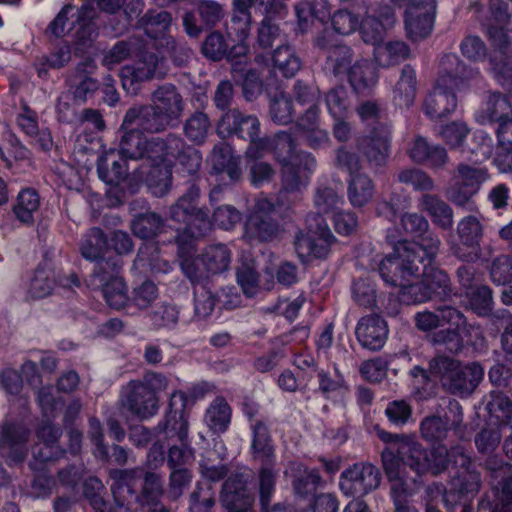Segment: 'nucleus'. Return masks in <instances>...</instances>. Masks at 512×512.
I'll return each mask as SVG.
<instances>
[{
    "instance_id": "25",
    "label": "nucleus",
    "mask_w": 512,
    "mask_h": 512,
    "mask_svg": "<svg viewBox=\"0 0 512 512\" xmlns=\"http://www.w3.org/2000/svg\"><path fill=\"white\" fill-rule=\"evenodd\" d=\"M387 322L380 314H368L360 317L356 326V338L362 348L378 351L387 340Z\"/></svg>"
},
{
    "instance_id": "10",
    "label": "nucleus",
    "mask_w": 512,
    "mask_h": 512,
    "mask_svg": "<svg viewBox=\"0 0 512 512\" xmlns=\"http://www.w3.org/2000/svg\"><path fill=\"white\" fill-rule=\"evenodd\" d=\"M114 480L110 492L115 505L126 511H136L141 507H157L161 496V481L154 472H146L142 477L133 470H112Z\"/></svg>"
},
{
    "instance_id": "47",
    "label": "nucleus",
    "mask_w": 512,
    "mask_h": 512,
    "mask_svg": "<svg viewBox=\"0 0 512 512\" xmlns=\"http://www.w3.org/2000/svg\"><path fill=\"white\" fill-rule=\"evenodd\" d=\"M272 71L284 78H292L301 68V60L292 46L285 44L278 46L271 55Z\"/></svg>"
},
{
    "instance_id": "3",
    "label": "nucleus",
    "mask_w": 512,
    "mask_h": 512,
    "mask_svg": "<svg viewBox=\"0 0 512 512\" xmlns=\"http://www.w3.org/2000/svg\"><path fill=\"white\" fill-rule=\"evenodd\" d=\"M388 273L378 266L384 284L398 288L397 296H389L386 314L397 317L401 305H415L431 300L445 301L451 297L448 274L441 268H391Z\"/></svg>"
},
{
    "instance_id": "61",
    "label": "nucleus",
    "mask_w": 512,
    "mask_h": 512,
    "mask_svg": "<svg viewBox=\"0 0 512 512\" xmlns=\"http://www.w3.org/2000/svg\"><path fill=\"white\" fill-rule=\"evenodd\" d=\"M342 204H344L342 196L337 194L332 187L322 184L317 186L316 194H314V206L319 214L328 215L331 212L342 211Z\"/></svg>"
},
{
    "instance_id": "58",
    "label": "nucleus",
    "mask_w": 512,
    "mask_h": 512,
    "mask_svg": "<svg viewBox=\"0 0 512 512\" xmlns=\"http://www.w3.org/2000/svg\"><path fill=\"white\" fill-rule=\"evenodd\" d=\"M103 485L97 477H88L83 481L82 494L90 503L94 512H115L107 500L102 497Z\"/></svg>"
},
{
    "instance_id": "41",
    "label": "nucleus",
    "mask_w": 512,
    "mask_h": 512,
    "mask_svg": "<svg viewBox=\"0 0 512 512\" xmlns=\"http://www.w3.org/2000/svg\"><path fill=\"white\" fill-rule=\"evenodd\" d=\"M232 420V407L227 403V400L218 395L208 405L203 415V421L207 424L208 429L215 434H223L227 431Z\"/></svg>"
},
{
    "instance_id": "29",
    "label": "nucleus",
    "mask_w": 512,
    "mask_h": 512,
    "mask_svg": "<svg viewBox=\"0 0 512 512\" xmlns=\"http://www.w3.org/2000/svg\"><path fill=\"white\" fill-rule=\"evenodd\" d=\"M142 180L147 191L154 197H163L171 190L172 162L164 155H157V160L142 171Z\"/></svg>"
},
{
    "instance_id": "36",
    "label": "nucleus",
    "mask_w": 512,
    "mask_h": 512,
    "mask_svg": "<svg viewBox=\"0 0 512 512\" xmlns=\"http://www.w3.org/2000/svg\"><path fill=\"white\" fill-rule=\"evenodd\" d=\"M39 205H41V197L38 190L32 187L21 188L13 206H11V212H13L16 221L26 227H31L35 224V216L38 214Z\"/></svg>"
},
{
    "instance_id": "14",
    "label": "nucleus",
    "mask_w": 512,
    "mask_h": 512,
    "mask_svg": "<svg viewBox=\"0 0 512 512\" xmlns=\"http://www.w3.org/2000/svg\"><path fill=\"white\" fill-rule=\"evenodd\" d=\"M252 431V440H250V456L260 463V468L256 471V479L261 484L263 490H268L272 484H277L278 471L277 452L275 444L270 434L269 426L262 420H255L250 425Z\"/></svg>"
},
{
    "instance_id": "6",
    "label": "nucleus",
    "mask_w": 512,
    "mask_h": 512,
    "mask_svg": "<svg viewBox=\"0 0 512 512\" xmlns=\"http://www.w3.org/2000/svg\"><path fill=\"white\" fill-rule=\"evenodd\" d=\"M122 135V149L115 152L110 150L102 154L96 163V172L98 178L104 184L109 186L107 190V197L113 200L112 204L121 206L126 202V191L120 186L127 178V163L128 160L146 159L150 163L156 160V156L152 155L155 152V147H159L160 151L164 149L163 142H156L143 138V133H161L164 130H120ZM132 140H136V148L130 151L125 146Z\"/></svg>"
},
{
    "instance_id": "38",
    "label": "nucleus",
    "mask_w": 512,
    "mask_h": 512,
    "mask_svg": "<svg viewBox=\"0 0 512 512\" xmlns=\"http://www.w3.org/2000/svg\"><path fill=\"white\" fill-rule=\"evenodd\" d=\"M487 426L511 427L512 401L500 391H492L486 403Z\"/></svg>"
},
{
    "instance_id": "27",
    "label": "nucleus",
    "mask_w": 512,
    "mask_h": 512,
    "mask_svg": "<svg viewBox=\"0 0 512 512\" xmlns=\"http://www.w3.org/2000/svg\"><path fill=\"white\" fill-rule=\"evenodd\" d=\"M479 125L498 124V128H505L512 123V98L500 92L489 95L486 107L475 114Z\"/></svg>"
},
{
    "instance_id": "32",
    "label": "nucleus",
    "mask_w": 512,
    "mask_h": 512,
    "mask_svg": "<svg viewBox=\"0 0 512 512\" xmlns=\"http://www.w3.org/2000/svg\"><path fill=\"white\" fill-rule=\"evenodd\" d=\"M380 131L370 130V135L357 139V150L375 167H384L390 154V136L377 134Z\"/></svg>"
},
{
    "instance_id": "30",
    "label": "nucleus",
    "mask_w": 512,
    "mask_h": 512,
    "mask_svg": "<svg viewBox=\"0 0 512 512\" xmlns=\"http://www.w3.org/2000/svg\"><path fill=\"white\" fill-rule=\"evenodd\" d=\"M100 275L95 273V267L91 272V277L102 284V298L106 300L107 306L113 310L126 309L127 287L122 277L114 276L108 272L105 267L99 270Z\"/></svg>"
},
{
    "instance_id": "50",
    "label": "nucleus",
    "mask_w": 512,
    "mask_h": 512,
    "mask_svg": "<svg viewBox=\"0 0 512 512\" xmlns=\"http://www.w3.org/2000/svg\"><path fill=\"white\" fill-rule=\"evenodd\" d=\"M364 128H390L387 108L376 100H365L356 107Z\"/></svg>"
},
{
    "instance_id": "42",
    "label": "nucleus",
    "mask_w": 512,
    "mask_h": 512,
    "mask_svg": "<svg viewBox=\"0 0 512 512\" xmlns=\"http://www.w3.org/2000/svg\"><path fill=\"white\" fill-rule=\"evenodd\" d=\"M158 297V287L155 282L144 279V281L134 284L131 291L128 292V302L123 311L126 314L134 315L150 307L151 303Z\"/></svg>"
},
{
    "instance_id": "8",
    "label": "nucleus",
    "mask_w": 512,
    "mask_h": 512,
    "mask_svg": "<svg viewBox=\"0 0 512 512\" xmlns=\"http://www.w3.org/2000/svg\"><path fill=\"white\" fill-rule=\"evenodd\" d=\"M201 238L192 234L175 235L176 255L184 276L191 284L202 283L210 275L225 272L230 266V249L223 243L208 245L202 253H196V241Z\"/></svg>"
},
{
    "instance_id": "26",
    "label": "nucleus",
    "mask_w": 512,
    "mask_h": 512,
    "mask_svg": "<svg viewBox=\"0 0 512 512\" xmlns=\"http://www.w3.org/2000/svg\"><path fill=\"white\" fill-rule=\"evenodd\" d=\"M54 419L43 418L42 423L38 424L35 436L42 443V447L35 451L34 459L60 460L67 453V450L59 445L62 428L54 423Z\"/></svg>"
},
{
    "instance_id": "54",
    "label": "nucleus",
    "mask_w": 512,
    "mask_h": 512,
    "mask_svg": "<svg viewBox=\"0 0 512 512\" xmlns=\"http://www.w3.org/2000/svg\"><path fill=\"white\" fill-rule=\"evenodd\" d=\"M472 369L471 364H462L461 361L450 356L437 354L428 362V373L435 378L447 377L457 373H465L466 370Z\"/></svg>"
},
{
    "instance_id": "62",
    "label": "nucleus",
    "mask_w": 512,
    "mask_h": 512,
    "mask_svg": "<svg viewBox=\"0 0 512 512\" xmlns=\"http://www.w3.org/2000/svg\"><path fill=\"white\" fill-rule=\"evenodd\" d=\"M489 64L497 82L512 93V52L491 56Z\"/></svg>"
},
{
    "instance_id": "16",
    "label": "nucleus",
    "mask_w": 512,
    "mask_h": 512,
    "mask_svg": "<svg viewBox=\"0 0 512 512\" xmlns=\"http://www.w3.org/2000/svg\"><path fill=\"white\" fill-rule=\"evenodd\" d=\"M336 237L326 224L325 220L317 222L316 228L307 231L300 230L295 236V252L303 264L315 260H326Z\"/></svg>"
},
{
    "instance_id": "55",
    "label": "nucleus",
    "mask_w": 512,
    "mask_h": 512,
    "mask_svg": "<svg viewBox=\"0 0 512 512\" xmlns=\"http://www.w3.org/2000/svg\"><path fill=\"white\" fill-rule=\"evenodd\" d=\"M408 377L412 381V394L419 401H427L435 395V386L432 375L420 365H415L408 370Z\"/></svg>"
},
{
    "instance_id": "28",
    "label": "nucleus",
    "mask_w": 512,
    "mask_h": 512,
    "mask_svg": "<svg viewBox=\"0 0 512 512\" xmlns=\"http://www.w3.org/2000/svg\"><path fill=\"white\" fill-rule=\"evenodd\" d=\"M200 23L194 12H186L183 26L190 37H198L203 30L214 27L223 17L222 6L213 0H201L197 7Z\"/></svg>"
},
{
    "instance_id": "56",
    "label": "nucleus",
    "mask_w": 512,
    "mask_h": 512,
    "mask_svg": "<svg viewBox=\"0 0 512 512\" xmlns=\"http://www.w3.org/2000/svg\"><path fill=\"white\" fill-rule=\"evenodd\" d=\"M436 15H415L404 19L406 36L412 42L426 39L433 31Z\"/></svg>"
},
{
    "instance_id": "48",
    "label": "nucleus",
    "mask_w": 512,
    "mask_h": 512,
    "mask_svg": "<svg viewBox=\"0 0 512 512\" xmlns=\"http://www.w3.org/2000/svg\"><path fill=\"white\" fill-rule=\"evenodd\" d=\"M56 461L57 460H43L34 458V460L29 462V469L32 471V473H34V478H32L30 488H32V491H34L35 496L47 497L51 495L52 490L55 487V479L51 475L47 465Z\"/></svg>"
},
{
    "instance_id": "17",
    "label": "nucleus",
    "mask_w": 512,
    "mask_h": 512,
    "mask_svg": "<svg viewBox=\"0 0 512 512\" xmlns=\"http://www.w3.org/2000/svg\"><path fill=\"white\" fill-rule=\"evenodd\" d=\"M381 483L379 469L371 463L359 462L340 475V490L344 496L355 499L366 496L375 490Z\"/></svg>"
},
{
    "instance_id": "39",
    "label": "nucleus",
    "mask_w": 512,
    "mask_h": 512,
    "mask_svg": "<svg viewBox=\"0 0 512 512\" xmlns=\"http://www.w3.org/2000/svg\"><path fill=\"white\" fill-rule=\"evenodd\" d=\"M408 157L417 164L440 167L446 162V150L441 145H430L425 138L418 136L408 150Z\"/></svg>"
},
{
    "instance_id": "15",
    "label": "nucleus",
    "mask_w": 512,
    "mask_h": 512,
    "mask_svg": "<svg viewBox=\"0 0 512 512\" xmlns=\"http://www.w3.org/2000/svg\"><path fill=\"white\" fill-rule=\"evenodd\" d=\"M133 248L134 243H132L131 236L128 233L115 230L110 234V237H107V234L101 228L94 226L86 234V238L83 239L82 245H80V255L83 259L93 262L94 267H96V274L100 275V268L107 264L105 254L109 250H113L117 255H127Z\"/></svg>"
},
{
    "instance_id": "22",
    "label": "nucleus",
    "mask_w": 512,
    "mask_h": 512,
    "mask_svg": "<svg viewBox=\"0 0 512 512\" xmlns=\"http://www.w3.org/2000/svg\"><path fill=\"white\" fill-rule=\"evenodd\" d=\"M396 17L393 7L380 5L373 15H366L361 19L359 33L366 44L379 47L383 44L387 30L392 28Z\"/></svg>"
},
{
    "instance_id": "20",
    "label": "nucleus",
    "mask_w": 512,
    "mask_h": 512,
    "mask_svg": "<svg viewBox=\"0 0 512 512\" xmlns=\"http://www.w3.org/2000/svg\"><path fill=\"white\" fill-rule=\"evenodd\" d=\"M172 15L168 11L148 10L137 22V28L153 40L156 49H165L170 53L176 48L175 39L169 35Z\"/></svg>"
},
{
    "instance_id": "44",
    "label": "nucleus",
    "mask_w": 512,
    "mask_h": 512,
    "mask_svg": "<svg viewBox=\"0 0 512 512\" xmlns=\"http://www.w3.org/2000/svg\"><path fill=\"white\" fill-rule=\"evenodd\" d=\"M211 170L216 176L226 174L231 184L239 181L241 177L240 160L232 154L229 146H219L213 150Z\"/></svg>"
},
{
    "instance_id": "1",
    "label": "nucleus",
    "mask_w": 512,
    "mask_h": 512,
    "mask_svg": "<svg viewBox=\"0 0 512 512\" xmlns=\"http://www.w3.org/2000/svg\"><path fill=\"white\" fill-rule=\"evenodd\" d=\"M381 467L391 487H413L425 475L438 476L455 471L442 493L447 512H470V504L480 490L482 478L472 467L466 449L460 445L450 448H426L422 444H402L397 450H381Z\"/></svg>"
},
{
    "instance_id": "18",
    "label": "nucleus",
    "mask_w": 512,
    "mask_h": 512,
    "mask_svg": "<svg viewBox=\"0 0 512 512\" xmlns=\"http://www.w3.org/2000/svg\"><path fill=\"white\" fill-rule=\"evenodd\" d=\"M219 503L226 512H251L254 506V493L248 487V479L243 473L229 475L219 492Z\"/></svg>"
},
{
    "instance_id": "46",
    "label": "nucleus",
    "mask_w": 512,
    "mask_h": 512,
    "mask_svg": "<svg viewBox=\"0 0 512 512\" xmlns=\"http://www.w3.org/2000/svg\"><path fill=\"white\" fill-rule=\"evenodd\" d=\"M463 297L466 300V307L477 317H490L493 312V291L490 286L481 284L475 289H465Z\"/></svg>"
},
{
    "instance_id": "2",
    "label": "nucleus",
    "mask_w": 512,
    "mask_h": 512,
    "mask_svg": "<svg viewBox=\"0 0 512 512\" xmlns=\"http://www.w3.org/2000/svg\"><path fill=\"white\" fill-rule=\"evenodd\" d=\"M261 130H248L250 144L245 157L257 161L265 153H271L274 160L280 164L282 189L287 193L300 192L307 187L317 166V161L311 153L296 148L293 133L289 130H277L274 137H260Z\"/></svg>"
},
{
    "instance_id": "11",
    "label": "nucleus",
    "mask_w": 512,
    "mask_h": 512,
    "mask_svg": "<svg viewBox=\"0 0 512 512\" xmlns=\"http://www.w3.org/2000/svg\"><path fill=\"white\" fill-rule=\"evenodd\" d=\"M347 7L330 13V4L327 0H302L295 5L297 17L296 31L305 33L315 22L324 24L331 19L333 30L340 35H350L359 29L360 17L367 13L364 5L358 0H349Z\"/></svg>"
},
{
    "instance_id": "7",
    "label": "nucleus",
    "mask_w": 512,
    "mask_h": 512,
    "mask_svg": "<svg viewBox=\"0 0 512 512\" xmlns=\"http://www.w3.org/2000/svg\"><path fill=\"white\" fill-rule=\"evenodd\" d=\"M446 62L452 67L440 71L433 91L424 99L422 110L428 119L439 123L438 128H468L464 122H445L457 107L456 93L469 88L470 80L478 70L465 64L455 54L447 55L442 64L445 65Z\"/></svg>"
},
{
    "instance_id": "51",
    "label": "nucleus",
    "mask_w": 512,
    "mask_h": 512,
    "mask_svg": "<svg viewBox=\"0 0 512 512\" xmlns=\"http://www.w3.org/2000/svg\"><path fill=\"white\" fill-rule=\"evenodd\" d=\"M416 90V71L410 64H406L402 68L400 79L394 89L397 104L409 108L414 103Z\"/></svg>"
},
{
    "instance_id": "23",
    "label": "nucleus",
    "mask_w": 512,
    "mask_h": 512,
    "mask_svg": "<svg viewBox=\"0 0 512 512\" xmlns=\"http://www.w3.org/2000/svg\"><path fill=\"white\" fill-rule=\"evenodd\" d=\"M457 232L460 245L453 246V255L467 263H474L480 250L482 224L473 215H469L458 223Z\"/></svg>"
},
{
    "instance_id": "19",
    "label": "nucleus",
    "mask_w": 512,
    "mask_h": 512,
    "mask_svg": "<svg viewBox=\"0 0 512 512\" xmlns=\"http://www.w3.org/2000/svg\"><path fill=\"white\" fill-rule=\"evenodd\" d=\"M122 405L134 418L144 420L158 411V397L155 389L150 385L133 380L126 386Z\"/></svg>"
},
{
    "instance_id": "21",
    "label": "nucleus",
    "mask_w": 512,
    "mask_h": 512,
    "mask_svg": "<svg viewBox=\"0 0 512 512\" xmlns=\"http://www.w3.org/2000/svg\"><path fill=\"white\" fill-rule=\"evenodd\" d=\"M28 429L20 422L6 420L0 425V451L8 450L6 464L16 466L27 457Z\"/></svg>"
},
{
    "instance_id": "35",
    "label": "nucleus",
    "mask_w": 512,
    "mask_h": 512,
    "mask_svg": "<svg viewBox=\"0 0 512 512\" xmlns=\"http://www.w3.org/2000/svg\"><path fill=\"white\" fill-rule=\"evenodd\" d=\"M409 361H411V357L408 352L402 350L388 360L375 358L362 363L360 365V375L372 383H379L385 377L387 371H391L392 375H397V363H409Z\"/></svg>"
},
{
    "instance_id": "13",
    "label": "nucleus",
    "mask_w": 512,
    "mask_h": 512,
    "mask_svg": "<svg viewBox=\"0 0 512 512\" xmlns=\"http://www.w3.org/2000/svg\"><path fill=\"white\" fill-rule=\"evenodd\" d=\"M241 24V27L227 25L226 35L220 31L210 32L201 48L204 57L214 62L225 59L233 65L241 64L249 52L246 44L249 29Z\"/></svg>"
},
{
    "instance_id": "60",
    "label": "nucleus",
    "mask_w": 512,
    "mask_h": 512,
    "mask_svg": "<svg viewBox=\"0 0 512 512\" xmlns=\"http://www.w3.org/2000/svg\"><path fill=\"white\" fill-rule=\"evenodd\" d=\"M353 50L351 47L336 45L328 53L326 64L332 68L335 77L342 78L352 67Z\"/></svg>"
},
{
    "instance_id": "43",
    "label": "nucleus",
    "mask_w": 512,
    "mask_h": 512,
    "mask_svg": "<svg viewBox=\"0 0 512 512\" xmlns=\"http://www.w3.org/2000/svg\"><path fill=\"white\" fill-rule=\"evenodd\" d=\"M164 219L160 214L149 211L138 212L131 219L130 229L134 237L141 240H153L163 230Z\"/></svg>"
},
{
    "instance_id": "37",
    "label": "nucleus",
    "mask_w": 512,
    "mask_h": 512,
    "mask_svg": "<svg viewBox=\"0 0 512 512\" xmlns=\"http://www.w3.org/2000/svg\"><path fill=\"white\" fill-rule=\"evenodd\" d=\"M325 103L334 120L332 128H351L348 123L351 115L350 99L344 86L338 85L331 88L325 95Z\"/></svg>"
},
{
    "instance_id": "57",
    "label": "nucleus",
    "mask_w": 512,
    "mask_h": 512,
    "mask_svg": "<svg viewBox=\"0 0 512 512\" xmlns=\"http://www.w3.org/2000/svg\"><path fill=\"white\" fill-rule=\"evenodd\" d=\"M194 289V313L199 318H207L219 304L216 292L211 291L205 283L191 284Z\"/></svg>"
},
{
    "instance_id": "31",
    "label": "nucleus",
    "mask_w": 512,
    "mask_h": 512,
    "mask_svg": "<svg viewBox=\"0 0 512 512\" xmlns=\"http://www.w3.org/2000/svg\"><path fill=\"white\" fill-rule=\"evenodd\" d=\"M450 431L457 434L461 431V426L455 428L437 415H429L423 418L420 423L421 438L429 445L426 449H433L437 446H442L445 449H450L453 446H461L448 441Z\"/></svg>"
},
{
    "instance_id": "24",
    "label": "nucleus",
    "mask_w": 512,
    "mask_h": 512,
    "mask_svg": "<svg viewBox=\"0 0 512 512\" xmlns=\"http://www.w3.org/2000/svg\"><path fill=\"white\" fill-rule=\"evenodd\" d=\"M287 473L296 499L306 501L317 496L315 493L323 484L317 468H309L302 462L293 461L288 464Z\"/></svg>"
},
{
    "instance_id": "64",
    "label": "nucleus",
    "mask_w": 512,
    "mask_h": 512,
    "mask_svg": "<svg viewBox=\"0 0 512 512\" xmlns=\"http://www.w3.org/2000/svg\"><path fill=\"white\" fill-rule=\"evenodd\" d=\"M54 289V279L42 265H38L30 278L29 295L32 299H44Z\"/></svg>"
},
{
    "instance_id": "52",
    "label": "nucleus",
    "mask_w": 512,
    "mask_h": 512,
    "mask_svg": "<svg viewBox=\"0 0 512 512\" xmlns=\"http://www.w3.org/2000/svg\"><path fill=\"white\" fill-rule=\"evenodd\" d=\"M373 181L365 174L349 175L348 199L352 207H363L373 197Z\"/></svg>"
},
{
    "instance_id": "9",
    "label": "nucleus",
    "mask_w": 512,
    "mask_h": 512,
    "mask_svg": "<svg viewBox=\"0 0 512 512\" xmlns=\"http://www.w3.org/2000/svg\"><path fill=\"white\" fill-rule=\"evenodd\" d=\"M154 105L130 107L119 128H176L183 111L182 96L175 85L166 83L153 93Z\"/></svg>"
},
{
    "instance_id": "63",
    "label": "nucleus",
    "mask_w": 512,
    "mask_h": 512,
    "mask_svg": "<svg viewBox=\"0 0 512 512\" xmlns=\"http://www.w3.org/2000/svg\"><path fill=\"white\" fill-rule=\"evenodd\" d=\"M412 414L413 409L405 399L391 400L384 408V416L388 419L389 426L395 428L405 426Z\"/></svg>"
},
{
    "instance_id": "59",
    "label": "nucleus",
    "mask_w": 512,
    "mask_h": 512,
    "mask_svg": "<svg viewBox=\"0 0 512 512\" xmlns=\"http://www.w3.org/2000/svg\"><path fill=\"white\" fill-rule=\"evenodd\" d=\"M149 323L154 330L162 328L172 329L176 326L179 320V311L174 304L161 302L149 312L147 315Z\"/></svg>"
},
{
    "instance_id": "40",
    "label": "nucleus",
    "mask_w": 512,
    "mask_h": 512,
    "mask_svg": "<svg viewBox=\"0 0 512 512\" xmlns=\"http://www.w3.org/2000/svg\"><path fill=\"white\" fill-rule=\"evenodd\" d=\"M345 76L356 94H364L378 81L377 69L367 59L356 61Z\"/></svg>"
},
{
    "instance_id": "34",
    "label": "nucleus",
    "mask_w": 512,
    "mask_h": 512,
    "mask_svg": "<svg viewBox=\"0 0 512 512\" xmlns=\"http://www.w3.org/2000/svg\"><path fill=\"white\" fill-rule=\"evenodd\" d=\"M494 498L485 495L477 502V510L471 512H512V475L498 481L492 490Z\"/></svg>"
},
{
    "instance_id": "4",
    "label": "nucleus",
    "mask_w": 512,
    "mask_h": 512,
    "mask_svg": "<svg viewBox=\"0 0 512 512\" xmlns=\"http://www.w3.org/2000/svg\"><path fill=\"white\" fill-rule=\"evenodd\" d=\"M400 227L412 240L401 239L394 244L392 253L381 259V270L387 273L390 269L400 267L438 268L437 254L440 240L430 232L429 223L419 213H405L400 216Z\"/></svg>"
},
{
    "instance_id": "53",
    "label": "nucleus",
    "mask_w": 512,
    "mask_h": 512,
    "mask_svg": "<svg viewBox=\"0 0 512 512\" xmlns=\"http://www.w3.org/2000/svg\"><path fill=\"white\" fill-rule=\"evenodd\" d=\"M269 111L275 124L288 125L292 123L294 117L292 98L288 93L277 87L274 96L271 97Z\"/></svg>"
},
{
    "instance_id": "49",
    "label": "nucleus",
    "mask_w": 512,
    "mask_h": 512,
    "mask_svg": "<svg viewBox=\"0 0 512 512\" xmlns=\"http://www.w3.org/2000/svg\"><path fill=\"white\" fill-rule=\"evenodd\" d=\"M421 208L428 212L434 225L445 230L453 225V211L450 206L441 198L434 194H425L421 196Z\"/></svg>"
},
{
    "instance_id": "33",
    "label": "nucleus",
    "mask_w": 512,
    "mask_h": 512,
    "mask_svg": "<svg viewBox=\"0 0 512 512\" xmlns=\"http://www.w3.org/2000/svg\"><path fill=\"white\" fill-rule=\"evenodd\" d=\"M482 378V367L477 362H473V369H466L465 372H457L437 380L441 381L442 386L449 390L450 394L467 398L474 392Z\"/></svg>"
},
{
    "instance_id": "12",
    "label": "nucleus",
    "mask_w": 512,
    "mask_h": 512,
    "mask_svg": "<svg viewBox=\"0 0 512 512\" xmlns=\"http://www.w3.org/2000/svg\"><path fill=\"white\" fill-rule=\"evenodd\" d=\"M163 433L167 436H178L179 445L168 447V468H184V465L193 458V449L188 440V420L185 414V397L177 393L171 397L170 409L165 411L162 419Z\"/></svg>"
},
{
    "instance_id": "5",
    "label": "nucleus",
    "mask_w": 512,
    "mask_h": 512,
    "mask_svg": "<svg viewBox=\"0 0 512 512\" xmlns=\"http://www.w3.org/2000/svg\"><path fill=\"white\" fill-rule=\"evenodd\" d=\"M200 188L195 184L187 187L186 192L179 196L175 203L168 208V221L179 226L175 235L188 233L194 237L203 238L215 227L223 231H231L241 221V213L237 208L224 204L215 208L209 214L206 207L198 206Z\"/></svg>"
},
{
    "instance_id": "45",
    "label": "nucleus",
    "mask_w": 512,
    "mask_h": 512,
    "mask_svg": "<svg viewBox=\"0 0 512 512\" xmlns=\"http://www.w3.org/2000/svg\"><path fill=\"white\" fill-rule=\"evenodd\" d=\"M280 224L273 217L248 215L244 224L245 237L260 242H269L277 237Z\"/></svg>"
}]
</instances>
